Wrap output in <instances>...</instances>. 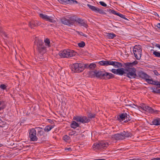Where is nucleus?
I'll return each instance as SVG.
<instances>
[{
	"mask_svg": "<svg viewBox=\"0 0 160 160\" xmlns=\"http://www.w3.org/2000/svg\"><path fill=\"white\" fill-rule=\"evenodd\" d=\"M60 21L62 24L69 26L73 25L76 22L80 26L86 28L88 27L86 22L84 20L75 16L71 17L68 18L63 17L60 19Z\"/></svg>",
	"mask_w": 160,
	"mask_h": 160,
	"instance_id": "obj_1",
	"label": "nucleus"
},
{
	"mask_svg": "<svg viewBox=\"0 0 160 160\" xmlns=\"http://www.w3.org/2000/svg\"><path fill=\"white\" fill-rule=\"evenodd\" d=\"M34 42L35 44L37 43L38 51L40 53L42 54L46 52L47 51L46 47L44 46L42 40L36 38Z\"/></svg>",
	"mask_w": 160,
	"mask_h": 160,
	"instance_id": "obj_2",
	"label": "nucleus"
},
{
	"mask_svg": "<svg viewBox=\"0 0 160 160\" xmlns=\"http://www.w3.org/2000/svg\"><path fill=\"white\" fill-rule=\"evenodd\" d=\"M109 145L108 142L105 141H101L98 143H95L92 146L94 150L99 149L102 150L107 148Z\"/></svg>",
	"mask_w": 160,
	"mask_h": 160,
	"instance_id": "obj_3",
	"label": "nucleus"
},
{
	"mask_svg": "<svg viewBox=\"0 0 160 160\" xmlns=\"http://www.w3.org/2000/svg\"><path fill=\"white\" fill-rule=\"evenodd\" d=\"M83 64L74 63L71 66L72 71L74 72H79L83 70Z\"/></svg>",
	"mask_w": 160,
	"mask_h": 160,
	"instance_id": "obj_4",
	"label": "nucleus"
},
{
	"mask_svg": "<svg viewBox=\"0 0 160 160\" xmlns=\"http://www.w3.org/2000/svg\"><path fill=\"white\" fill-rule=\"evenodd\" d=\"M140 45H135L133 48V52L135 57L137 60H139L141 56L142 49Z\"/></svg>",
	"mask_w": 160,
	"mask_h": 160,
	"instance_id": "obj_5",
	"label": "nucleus"
},
{
	"mask_svg": "<svg viewBox=\"0 0 160 160\" xmlns=\"http://www.w3.org/2000/svg\"><path fill=\"white\" fill-rule=\"evenodd\" d=\"M73 119L82 123H88L90 121V119L86 116H76L73 118Z\"/></svg>",
	"mask_w": 160,
	"mask_h": 160,
	"instance_id": "obj_6",
	"label": "nucleus"
},
{
	"mask_svg": "<svg viewBox=\"0 0 160 160\" xmlns=\"http://www.w3.org/2000/svg\"><path fill=\"white\" fill-rule=\"evenodd\" d=\"M137 63L138 62L136 61H134L131 63H124L123 67L125 68V71H131V70H132L133 69H135L133 66L136 65Z\"/></svg>",
	"mask_w": 160,
	"mask_h": 160,
	"instance_id": "obj_7",
	"label": "nucleus"
},
{
	"mask_svg": "<svg viewBox=\"0 0 160 160\" xmlns=\"http://www.w3.org/2000/svg\"><path fill=\"white\" fill-rule=\"evenodd\" d=\"M29 137L30 140L33 141H36L38 140L36 136V131L34 128L30 130L29 132Z\"/></svg>",
	"mask_w": 160,
	"mask_h": 160,
	"instance_id": "obj_8",
	"label": "nucleus"
},
{
	"mask_svg": "<svg viewBox=\"0 0 160 160\" xmlns=\"http://www.w3.org/2000/svg\"><path fill=\"white\" fill-rule=\"evenodd\" d=\"M87 6L92 11L95 12L96 13H98L101 14H105V12L102 9H100L94 6L91 5L89 4H87Z\"/></svg>",
	"mask_w": 160,
	"mask_h": 160,
	"instance_id": "obj_9",
	"label": "nucleus"
},
{
	"mask_svg": "<svg viewBox=\"0 0 160 160\" xmlns=\"http://www.w3.org/2000/svg\"><path fill=\"white\" fill-rule=\"evenodd\" d=\"M39 16L43 19L49 22H50L54 23L56 22L55 20H54L53 17L49 16L47 15L41 13L39 14Z\"/></svg>",
	"mask_w": 160,
	"mask_h": 160,
	"instance_id": "obj_10",
	"label": "nucleus"
},
{
	"mask_svg": "<svg viewBox=\"0 0 160 160\" xmlns=\"http://www.w3.org/2000/svg\"><path fill=\"white\" fill-rule=\"evenodd\" d=\"M136 69H133L132 70L126 71L127 76L130 78H134L137 77V75L136 74Z\"/></svg>",
	"mask_w": 160,
	"mask_h": 160,
	"instance_id": "obj_11",
	"label": "nucleus"
},
{
	"mask_svg": "<svg viewBox=\"0 0 160 160\" xmlns=\"http://www.w3.org/2000/svg\"><path fill=\"white\" fill-rule=\"evenodd\" d=\"M94 75L98 78L101 79H104L105 78V72L101 71L95 70L94 72Z\"/></svg>",
	"mask_w": 160,
	"mask_h": 160,
	"instance_id": "obj_12",
	"label": "nucleus"
},
{
	"mask_svg": "<svg viewBox=\"0 0 160 160\" xmlns=\"http://www.w3.org/2000/svg\"><path fill=\"white\" fill-rule=\"evenodd\" d=\"M41 22L38 21L32 20L29 22V26L32 28L40 25Z\"/></svg>",
	"mask_w": 160,
	"mask_h": 160,
	"instance_id": "obj_13",
	"label": "nucleus"
},
{
	"mask_svg": "<svg viewBox=\"0 0 160 160\" xmlns=\"http://www.w3.org/2000/svg\"><path fill=\"white\" fill-rule=\"evenodd\" d=\"M112 138L117 140L124 139L122 132L114 134L113 135Z\"/></svg>",
	"mask_w": 160,
	"mask_h": 160,
	"instance_id": "obj_14",
	"label": "nucleus"
},
{
	"mask_svg": "<svg viewBox=\"0 0 160 160\" xmlns=\"http://www.w3.org/2000/svg\"><path fill=\"white\" fill-rule=\"evenodd\" d=\"M110 65L113 66L116 68H120L123 67L121 63L119 62L111 61Z\"/></svg>",
	"mask_w": 160,
	"mask_h": 160,
	"instance_id": "obj_15",
	"label": "nucleus"
},
{
	"mask_svg": "<svg viewBox=\"0 0 160 160\" xmlns=\"http://www.w3.org/2000/svg\"><path fill=\"white\" fill-rule=\"evenodd\" d=\"M67 52L66 58H70L76 55V52L72 50H67Z\"/></svg>",
	"mask_w": 160,
	"mask_h": 160,
	"instance_id": "obj_16",
	"label": "nucleus"
},
{
	"mask_svg": "<svg viewBox=\"0 0 160 160\" xmlns=\"http://www.w3.org/2000/svg\"><path fill=\"white\" fill-rule=\"evenodd\" d=\"M138 76L145 80L148 78H150V76L142 71H140L138 73Z\"/></svg>",
	"mask_w": 160,
	"mask_h": 160,
	"instance_id": "obj_17",
	"label": "nucleus"
},
{
	"mask_svg": "<svg viewBox=\"0 0 160 160\" xmlns=\"http://www.w3.org/2000/svg\"><path fill=\"white\" fill-rule=\"evenodd\" d=\"M111 61H104L102 60L99 62L98 63L101 65L107 66L108 65H110Z\"/></svg>",
	"mask_w": 160,
	"mask_h": 160,
	"instance_id": "obj_18",
	"label": "nucleus"
},
{
	"mask_svg": "<svg viewBox=\"0 0 160 160\" xmlns=\"http://www.w3.org/2000/svg\"><path fill=\"white\" fill-rule=\"evenodd\" d=\"M125 73H126V72L124 68H120L117 69V74L122 75Z\"/></svg>",
	"mask_w": 160,
	"mask_h": 160,
	"instance_id": "obj_19",
	"label": "nucleus"
},
{
	"mask_svg": "<svg viewBox=\"0 0 160 160\" xmlns=\"http://www.w3.org/2000/svg\"><path fill=\"white\" fill-rule=\"evenodd\" d=\"M67 50H64L59 52L58 54L61 58H66Z\"/></svg>",
	"mask_w": 160,
	"mask_h": 160,
	"instance_id": "obj_20",
	"label": "nucleus"
},
{
	"mask_svg": "<svg viewBox=\"0 0 160 160\" xmlns=\"http://www.w3.org/2000/svg\"><path fill=\"white\" fill-rule=\"evenodd\" d=\"M152 125L158 126L160 125V118H157L153 120L152 122Z\"/></svg>",
	"mask_w": 160,
	"mask_h": 160,
	"instance_id": "obj_21",
	"label": "nucleus"
},
{
	"mask_svg": "<svg viewBox=\"0 0 160 160\" xmlns=\"http://www.w3.org/2000/svg\"><path fill=\"white\" fill-rule=\"evenodd\" d=\"M143 109L146 112H148L149 113H151L152 108L149 107L148 106H143Z\"/></svg>",
	"mask_w": 160,
	"mask_h": 160,
	"instance_id": "obj_22",
	"label": "nucleus"
},
{
	"mask_svg": "<svg viewBox=\"0 0 160 160\" xmlns=\"http://www.w3.org/2000/svg\"><path fill=\"white\" fill-rule=\"evenodd\" d=\"M146 81L148 83L154 85H156L157 83V81H153L151 77L150 78H148L146 79Z\"/></svg>",
	"mask_w": 160,
	"mask_h": 160,
	"instance_id": "obj_23",
	"label": "nucleus"
},
{
	"mask_svg": "<svg viewBox=\"0 0 160 160\" xmlns=\"http://www.w3.org/2000/svg\"><path fill=\"white\" fill-rule=\"evenodd\" d=\"M105 78L104 79H110L114 77V75L111 73L105 72Z\"/></svg>",
	"mask_w": 160,
	"mask_h": 160,
	"instance_id": "obj_24",
	"label": "nucleus"
},
{
	"mask_svg": "<svg viewBox=\"0 0 160 160\" xmlns=\"http://www.w3.org/2000/svg\"><path fill=\"white\" fill-rule=\"evenodd\" d=\"M35 128L38 130V134L37 135L38 136H42L44 134V132L43 131L41 130L42 128H40L39 127H36Z\"/></svg>",
	"mask_w": 160,
	"mask_h": 160,
	"instance_id": "obj_25",
	"label": "nucleus"
},
{
	"mask_svg": "<svg viewBox=\"0 0 160 160\" xmlns=\"http://www.w3.org/2000/svg\"><path fill=\"white\" fill-rule=\"evenodd\" d=\"M123 135V136L124 138L125 139L126 138L131 137L132 136L131 133L128 131H124L122 132Z\"/></svg>",
	"mask_w": 160,
	"mask_h": 160,
	"instance_id": "obj_26",
	"label": "nucleus"
},
{
	"mask_svg": "<svg viewBox=\"0 0 160 160\" xmlns=\"http://www.w3.org/2000/svg\"><path fill=\"white\" fill-rule=\"evenodd\" d=\"M126 113L120 114L118 117V119L120 121H122L126 119Z\"/></svg>",
	"mask_w": 160,
	"mask_h": 160,
	"instance_id": "obj_27",
	"label": "nucleus"
},
{
	"mask_svg": "<svg viewBox=\"0 0 160 160\" xmlns=\"http://www.w3.org/2000/svg\"><path fill=\"white\" fill-rule=\"evenodd\" d=\"M79 126V124L75 121H72L70 125L71 127L74 129L78 127Z\"/></svg>",
	"mask_w": 160,
	"mask_h": 160,
	"instance_id": "obj_28",
	"label": "nucleus"
},
{
	"mask_svg": "<svg viewBox=\"0 0 160 160\" xmlns=\"http://www.w3.org/2000/svg\"><path fill=\"white\" fill-rule=\"evenodd\" d=\"M54 127V125H50L46 126L44 128V131L46 132H48L50 131Z\"/></svg>",
	"mask_w": 160,
	"mask_h": 160,
	"instance_id": "obj_29",
	"label": "nucleus"
},
{
	"mask_svg": "<svg viewBox=\"0 0 160 160\" xmlns=\"http://www.w3.org/2000/svg\"><path fill=\"white\" fill-rule=\"evenodd\" d=\"M65 3L68 4L78 3V2L75 0H66Z\"/></svg>",
	"mask_w": 160,
	"mask_h": 160,
	"instance_id": "obj_30",
	"label": "nucleus"
},
{
	"mask_svg": "<svg viewBox=\"0 0 160 160\" xmlns=\"http://www.w3.org/2000/svg\"><path fill=\"white\" fill-rule=\"evenodd\" d=\"M65 3L68 4L78 3V2L75 0H66Z\"/></svg>",
	"mask_w": 160,
	"mask_h": 160,
	"instance_id": "obj_31",
	"label": "nucleus"
},
{
	"mask_svg": "<svg viewBox=\"0 0 160 160\" xmlns=\"http://www.w3.org/2000/svg\"><path fill=\"white\" fill-rule=\"evenodd\" d=\"M107 36L109 39H112L116 36V35L113 33H107Z\"/></svg>",
	"mask_w": 160,
	"mask_h": 160,
	"instance_id": "obj_32",
	"label": "nucleus"
},
{
	"mask_svg": "<svg viewBox=\"0 0 160 160\" xmlns=\"http://www.w3.org/2000/svg\"><path fill=\"white\" fill-rule=\"evenodd\" d=\"M125 115H126V116H125L126 117L125 118H126V120H125L124 122H128V121L131 120L132 119V118H131L129 114H127L126 113Z\"/></svg>",
	"mask_w": 160,
	"mask_h": 160,
	"instance_id": "obj_33",
	"label": "nucleus"
},
{
	"mask_svg": "<svg viewBox=\"0 0 160 160\" xmlns=\"http://www.w3.org/2000/svg\"><path fill=\"white\" fill-rule=\"evenodd\" d=\"M44 42L45 43L46 46H47L48 47H50V42L49 39L48 38H46L44 40Z\"/></svg>",
	"mask_w": 160,
	"mask_h": 160,
	"instance_id": "obj_34",
	"label": "nucleus"
},
{
	"mask_svg": "<svg viewBox=\"0 0 160 160\" xmlns=\"http://www.w3.org/2000/svg\"><path fill=\"white\" fill-rule=\"evenodd\" d=\"M153 54L154 55L155 57L158 58H160V52L154 51L153 52Z\"/></svg>",
	"mask_w": 160,
	"mask_h": 160,
	"instance_id": "obj_35",
	"label": "nucleus"
},
{
	"mask_svg": "<svg viewBox=\"0 0 160 160\" xmlns=\"http://www.w3.org/2000/svg\"><path fill=\"white\" fill-rule=\"evenodd\" d=\"M96 66V65L95 64L92 63L89 65L88 67H89L90 69H93Z\"/></svg>",
	"mask_w": 160,
	"mask_h": 160,
	"instance_id": "obj_36",
	"label": "nucleus"
},
{
	"mask_svg": "<svg viewBox=\"0 0 160 160\" xmlns=\"http://www.w3.org/2000/svg\"><path fill=\"white\" fill-rule=\"evenodd\" d=\"M70 139V138L67 135L64 136L63 137V139L66 142H68Z\"/></svg>",
	"mask_w": 160,
	"mask_h": 160,
	"instance_id": "obj_37",
	"label": "nucleus"
},
{
	"mask_svg": "<svg viewBox=\"0 0 160 160\" xmlns=\"http://www.w3.org/2000/svg\"><path fill=\"white\" fill-rule=\"evenodd\" d=\"M85 42H83L82 41L80 43H78V46L81 48H83L85 46Z\"/></svg>",
	"mask_w": 160,
	"mask_h": 160,
	"instance_id": "obj_38",
	"label": "nucleus"
},
{
	"mask_svg": "<svg viewBox=\"0 0 160 160\" xmlns=\"http://www.w3.org/2000/svg\"><path fill=\"white\" fill-rule=\"evenodd\" d=\"M160 111L159 110L154 109L152 108L151 113L154 114H157Z\"/></svg>",
	"mask_w": 160,
	"mask_h": 160,
	"instance_id": "obj_39",
	"label": "nucleus"
},
{
	"mask_svg": "<svg viewBox=\"0 0 160 160\" xmlns=\"http://www.w3.org/2000/svg\"><path fill=\"white\" fill-rule=\"evenodd\" d=\"M95 116V114L92 113H90L88 115V118H94Z\"/></svg>",
	"mask_w": 160,
	"mask_h": 160,
	"instance_id": "obj_40",
	"label": "nucleus"
},
{
	"mask_svg": "<svg viewBox=\"0 0 160 160\" xmlns=\"http://www.w3.org/2000/svg\"><path fill=\"white\" fill-rule=\"evenodd\" d=\"M99 3L103 7H106L107 6V4H106L104 2L102 1H100L99 2Z\"/></svg>",
	"mask_w": 160,
	"mask_h": 160,
	"instance_id": "obj_41",
	"label": "nucleus"
},
{
	"mask_svg": "<svg viewBox=\"0 0 160 160\" xmlns=\"http://www.w3.org/2000/svg\"><path fill=\"white\" fill-rule=\"evenodd\" d=\"M0 88L3 89H6V86L4 84H1L0 86Z\"/></svg>",
	"mask_w": 160,
	"mask_h": 160,
	"instance_id": "obj_42",
	"label": "nucleus"
},
{
	"mask_svg": "<svg viewBox=\"0 0 160 160\" xmlns=\"http://www.w3.org/2000/svg\"><path fill=\"white\" fill-rule=\"evenodd\" d=\"M117 69H112L111 70V71L113 73L116 74H117Z\"/></svg>",
	"mask_w": 160,
	"mask_h": 160,
	"instance_id": "obj_43",
	"label": "nucleus"
},
{
	"mask_svg": "<svg viewBox=\"0 0 160 160\" xmlns=\"http://www.w3.org/2000/svg\"><path fill=\"white\" fill-rule=\"evenodd\" d=\"M84 66H83V70H84L85 68H89V67H88L89 65L88 64H84Z\"/></svg>",
	"mask_w": 160,
	"mask_h": 160,
	"instance_id": "obj_44",
	"label": "nucleus"
},
{
	"mask_svg": "<svg viewBox=\"0 0 160 160\" xmlns=\"http://www.w3.org/2000/svg\"><path fill=\"white\" fill-rule=\"evenodd\" d=\"M111 13H112V14H113L114 15H118V13L117 12H116L115 10H112V11H111Z\"/></svg>",
	"mask_w": 160,
	"mask_h": 160,
	"instance_id": "obj_45",
	"label": "nucleus"
},
{
	"mask_svg": "<svg viewBox=\"0 0 160 160\" xmlns=\"http://www.w3.org/2000/svg\"><path fill=\"white\" fill-rule=\"evenodd\" d=\"M153 72L155 75H156L157 76H158L159 75V74L158 73V72L157 70H154L153 71Z\"/></svg>",
	"mask_w": 160,
	"mask_h": 160,
	"instance_id": "obj_46",
	"label": "nucleus"
},
{
	"mask_svg": "<svg viewBox=\"0 0 160 160\" xmlns=\"http://www.w3.org/2000/svg\"><path fill=\"white\" fill-rule=\"evenodd\" d=\"M75 132H76L74 131H72V132H71L69 133V135L71 136L75 134Z\"/></svg>",
	"mask_w": 160,
	"mask_h": 160,
	"instance_id": "obj_47",
	"label": "nucleus"
},
{
	"mask_svg": "<svg viewBox=\"0 0 160 160\" xmlns=\"http://www.w3.org/2000/svg\"><path fill=\"white\" fill-rule=\"evenodd\" d=\"M124 15H123L122 14H121L120 13H118V15L117 16H119L120 17L122 18H123V17L124 16Z\"/></svg>",
	"mask_w": 160,
	"mask_h": 160,
	"instance_id": "obj_48",
	"label": "nucleus"
},
{
	"mask_svg": "<svg viewBox=\"0 0 160 160\" xmlns=\"http://www.w3.org/2000/svg\"><path fill=\"white\" fill-rule=\"evenodd\" d=\"M152 92H153L154 93H156V92H154V91L156 92V90H157V88H152Z\"/></svg>",
	"mask_w": 160,
	"mask_h": 160,
	"instance_id": "obj_49",
	"label": "nucleus"
},
{
	"mask_svg": "<svg viewBox=\"0 0 160 160\" xmlns=\"http://www.w3.org/2000/svg\"><path fill=\"white\" fill-rule=\"evenodd\" d=\"M128 160H142L140 158H134L132 159H129Z\"/></svg>",
	"mask_w": 160,
	"mask_h": 160,
	"instance_id": "obj_50",
	"label": "nucleus"
},
{
	"mask_svg": "<svg viewBox=\"0 0 160 160\" xmlns=\"http://www.w3.org/2000/svg\"><path fill=\"white\" fill-rule=\"evenodd\" d=\"M156 85L159 86L158 87L160 88V82L157 81Z\"/></svg>",
	"mask_w": 160,
	"mask_h": 160,
	"instance_id": "obj_51",
	"label": "nucleus"
},
{
	"mask_svg": "<svg viewBox=\"0 0 160 160\" xmlns=\"http://www.w3.org/2000/svg\"><path fill=\"white\" fill-rule=\"evenodd\" d=\"M154 92H155L156 93L160 94V89H157V90H156V92L155 91H154Z\"/></svg>",
	"mask_w": 160,
	"mask_h": 160,
	"instance_id": "obj_52",
	"label": "nucleus"
},
{
	"mask_svg": "<svg viewBox=\"0 0 160 160\" xmlns=\"http://www.w3.org/2000/svg\"><path fill=\"white\" fill-rule=\"evenodd\" d=\"M151 160H160V158H154L151 159Z\"/></svg>",
	"mask_w": 160,
	"mask_h": 160,
	"instance_id": "obj_53",
	"label": "nucleus"
},
{
	"mask_svg": "<svg viewBox=\"0 0 160 160\" xmlns=\"http://www.w3.org/2000/svg\"><path fill=\"white\" fill-rule=\"evenodd\" d=\"M0 107H1V109L2 110L5 108L6 107V106L5 105L3 104V105H2V106Z\"/></svg>",
	"mask_w": 160,
	"mask_h": 160,
	"instance_id": "obj_54",
	"label": "nucleus"
},
{
	"mask_svg": "<svg viewBox=\"0 0 160 160\" xmlns=\"http://www.w3.org/2000/svg\"><path fill=\"white\" fill-rule=\"evenodd\" d=\"M65 150H68V151H72V149L71 148L69 147V148H66Z\"/></svg>",
	"mask_w": 160,
	"mask_h": 160,
	"instance_id": "obj_55",
	"label": "nucleus"
},
{
	"mask_svg": "<svg viewBox=\"0 0 160 160\" xmlns=\"http://www.w3.org/2000/svg\"><path fill=\"white\" fill-rule=\"evenodd\" d=\"M156 26L158 28L160 29V23H158L156 25Z\"/></svg>",
	"mask_w": 160,
	"mask_h": 160,
	"instance_id": "obj_56",
	"label": "nucleus"
},
{
	"mask_svg": "<svg viewBox=\"0 0 160 160\" xmlns=\"http://www.w3.org/2000/svg\"><path fill=\"white\" fill-rule=\"evenodd\" d=\"M156 47H157L159 49H160V45L159 44H157L156 45Z\"/></svg>",
	"mask_w": 160,
	"mask_h": 160,
	"instance_id": "obj_57",
	"label": "nucleus"
},
{
	"mask_svg": "<svg viewBox=\"0 0 160 160\" xmlns=\"http://www.w3.org/2000/svg\"><path fill=\"white\" fill-rule=\"evenodd\" d=\"M112 10L111 9H107V11L109 12L110 13H111V11H112Z\"/></svg>",
	"mask_w": 160,
	"mask_h": 160,
	"instance_id": "obj_58",
	"label": "nucleus"
},
{
	"mask_svg": "<svg viewBox=\"0 0 160 160\" xmlns=\"http://www.w3.org/2000/svg\"><path fill=\"white\" fill-rule=\"evenodd\" d=\"M4 35L5 37H8L7 35L5 33H4Z\"/></svg>",
	"mask_w": 160,
	"mask_h": 160,
	"instance_id": "obj_59",
	"label": "nucleus"
},
{
	"mask_svg": "<svg viewBox=\"0 0 160 160\" xmlns=\"http://www.w3.org/2000/svg\"><path fill=\"white\" fill-rule=\"evenodd\" d=\"M48 120L49 121V122L51 124L52 123V122H53L51 120L48 119Z\"/></svg>",
	"mask_w": 160,
	"mask_h": 160,
	"instance_id": "obj_60",
	"label": "nucleus"
},
{
	"mask_svg": "<svg viewBox=\"0 0 160 160\" xmlns=\"http://www.w3.org/2000/svg\"><path fill=\"white\" fill-rule=\"evenodd\" d=\"M123 18H122L125 19V20H128L125 17V15L123 17Z\"/></svg>",
	"mask_w": 160,
	"mask_h": 160,
	"instance_id": "obj_61",
	"label": "nucleus"
},
{
	"mask_svg": "<svg viewBox=\"0 0 160 160\" xmlns=\"http://www.w3.org/2000/svg\"><path fill=\"white\" fill-rule=\"evenodd\" d=\"M3 102L2 101H0V105H2Z\"/></svg>",
	"mask_w": 160,
	"mask_h": 160,
	"instance_id": "obj_62",
	"label": "nucleus"
},
{
	"mask_svg": "<svg viewBox=\"0 0 160 160\" xmlns=\"http://www.w3.org/2000/svg\"><path fill=\"white\" fill-rule=\"evenodd\" d=\"M155 15L156 16H158V17H159V15L158 14L156 13V12H155Z\"/></svg>",
	"mask_w": 160,
	"mask_h": 160,
	"instance_id": "obj_63",
	"label": "nucleus"
},
{
	"mask_svg": "<svg viewBox=\"0 0 160 160\" xmlns=\"http://www.w3.org/2000/svg\"><path fill=\"white\" fill-rule=\"evenodd\" d=\"M2 144H0V147H2Z\"/></svg>",
	"mask_w": 160,
	"mask_h": 160,
	"instance_id": "obj_64",
	"label": "nucleus"
}]
</instances>
